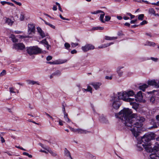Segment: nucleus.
<instances>
[{"instance_id":"obj_2","label":"nucleus","mask_w":159,"mask_h":159,"mask_svg":"<svg viewBox=\"0 0 159 159\" xmlns=\"http://www.w3.org/2000/svg\"><path fill=\"white\" fill-rule=\"evenodd\" d=\"M145 150L148 152L152 153L150 156L151 159H159V154L153 153L157 152L159 150V144L156 143L153 148L151 145H148V147H146Z\"/></svg>"},{"instance_id":"obj_62","label":"nucleus","mask_w":159,"mask_h":159,"mask_svg":"<svg viewBox=\"0 0 159 159\" xmlns=\"http://www.w3.org/2000/svg\"><path fill=\"white\" fill-rule=\"evenodd\" d=\"M99 13H103V11L101 10H98L96 11V14H98Z\"/></svg>"},{"instance_id":"obj_64","label":"nucleus","mask_w":159,"mask_h":159,"mask_svg":"<svg viewBox=\"0 0 159 159\" xmlns=\"http://www.w3.org/2000/svg\"><path fill=\"white\" fill-rule=\"evenodd\" d=\"M156 118L157 121L159 123V115H157L156 116Z\"/></svg>"},{"instance_id":"obj_59","label":"nucleus","mask_w":159,"mask_h":159,"mask_svg":"<svg viewBox=\"0 0 159 159\" xmlns=\"http://www.w3.org/2000/svg\"><path fill=\"white\" fill-rule=\"evenodd\" d=\"M7 2H6V1H1V3L2 5H4V4H7Z\"/></svg>"},{"instance_id":"obj_54","label":"nucleus","mask_w":159,"mask_h":159,"mask_svg":"<svg viewBox=\"0 0 159 159\" xmlns=\"http://www.w3.org/2000/svg\"><path fill=\"white\" fill-rule=\"evenodd\" d=\"M105 78L106 79H107V80H109V79L111 80L112 79V76H107L105 77Z\"/></svg>"},{"instance_id":"obj_56","label":"nucleus","mask_w":159,"mask_h":159,"mask_svg":"<svg viewBox=\"0 0 159 159\" xmlns=\"http://www.w3.org/2000/svg\"><path fill=\"white\" fill-rule=\"evenodd\" d=\"M151 4L153 5L158 6L159 4V1L157 2V3H152Z\"/></svg>"},{"instance_id":"obj_7","label":"nucleus","mask_w":159,"mask_h":159,"mask_svg":"<svg viewBox=\"0 0 159 159\" xmlns=\"http://www.w3.org/2000/svg\"><path fill=\"white\" fill-rule=\"evenodd\" d=\"M25 48V46L22 43L13 44L12 48L13 49L20 50H23Z\"/></svg>"},{"instance_id":"obj_24","label":"nucleus","mask_w":159,"mask_h":159,"mask_svg":"<svg viewBox=\"0 0 159 159\" xmlns=\"http://www.w3.org/2000/svg\"><path fill=\"white\" fill-rule=\"evenodd\" d=\"M123 68V67H119L117 69L116 71L120 77L121 76L123 75V72L121 70V69Z\"/></svg>"},{"instance_id":"obj_15","label":"nucleus","mask_w":159,"mask_h":159,"mask_svg":"<svg viewBox=\"0 0 159 159\" xmlns=\"http://www.w3.org/2000/svg\"><path fill=\"white\" fill-rule=\"evenodd\" d=\"M145 134L150 141L154 139L156 136L155 134L153 133H150Z\"/></svg>"},{"instance_id":"obj_51","label":"nucleus","mask_w":159,"mask_h":159,"mask_svg":"<svg viewBox=\"0 0 159 159\" xmlns=\"http://www.w3.org/2000/svg\"><path fill=\"white\" fill-rule=\"evenodd\" d=\"M9 90L10 92L11 93H15V92L14 91V89L13 88H10Z\"/></svg>"},{"instance_id":"obj_6","label":"nucleus","mask_w":159,"mask_h":159,"mask_svg":"<svg viewBox=\"0 0 159 159\" xmlns=\"http://www.w3.org/2000/svg\"><path fill=\"white\" fill-rule=\"evenodd\" d=\"M35 25L33 24H29L28 26V34L29 35H32L35 33Z\"/></svg>"},{"instance_id":"obj_61","label":"nucleus","mask_w":159,"mask_h":159,"mask_svg":"<svg viewBox=\"0 0 159 159\" xmlns=\"http://www.w3.org/2000/svg\"><path fill=\"white\" fill-rule=\"evenodd\" d=\"M1 141L2 143H3L5 142V140L2 137H1Z\"/></svg>"},{"instance_id":"obj_46","label":"nucleus","mask_w":159,"mask_h":159,"mask_svg":"<svg viewBox=\"0 0 159 159\" xmlns=\"http://www.w3.org/2000/svg\"><path fill=\"white\" fill-rule=\"evenodd\" d=\"M11 0L13 2H14L15 4H16L17 5L19 6H20L21 5V4L20 2H18L15 1L14 0Z\"/></svg>"},{"instance_id":"obj_44","label":"nucleus","mask_w":159,"mask_h":159,"mask_svg":"<svg viewBox=\"0 0 159 159\" xmlns=\"http://www.w3.org/2000/svg\"><path fill=\"white\" fill-rule=\"evenodd\" d=\"M88 155H89V157L90 158H92L93 159H96V157L95 156H93V155L89 153Z\"/></svg>"},{"instance_id":"obj_39","label":"nucleus","mask_w":159,"mask_h":159,"mask_svg":"<svg viewBox=\"0 0 159 159\" xmlns=\"http://www.w3.org/2000/svg\"><path fill=\"white\" fill-rule=\"evenodd\" d=\"M92 87L89 86H88L87 88V91L90 92L91 93H92Z\"/></svg>"},{"instance_id":"obj_21","label":"nucleus","mask_w":159,"mask_h":159,"mask_svg":"<svg viewBox=\"0 0 159 159\" xmlns=\"http://www.w3.org/2000/svg\"><path fill=\"white\" fill-rule=\"evenodd\" d=\"M27 82L29 84L34 85L36 84L38 85H40V84L38 81H36L34 80H27Z\"/></svg>"},{"instance_id":"obj_26","label":"nucleus","mask_w":159,"mask_h":159,"mask_svg":"<svg viewBox=\"0 0 159 159\" xmlns=\"http://www.w3.org/2000/svg\"><path fill=\"white\" fill-rule=\"evenodd\" d=\"M148 87V85L146 84H144L143 85L140 86H139V88L140 89L142 90L143 91H144L145 89Z\"/></svg>"},{"instance_id":"obj_5","label":"nucleus","mask_w":159,"mask_h":159,"mask_svg":"<svg viewBox=\"0 0 159 159\" xmlns=\"http://www.w3.org/2000/svg\"><path fill=\"white\" fill-rule=\"evenodd\" d=\"M111 102H112V106L113 107L116 109H118L121 105V103L120 101L117 98L115 94L112 98Z\"/></svg>"},{"instance_id":"obj_11","label":"nucleus","mask_w":159,"mask_h":159,"mask_svg":"<svg viewBox=\"0 0 159 159\" xmlns=\"http://www.w3.org/2000/svg\"><path fill=\"white\" fill-rule=\"evenodd\" d=\"M3 19L5 21V24H7L10 26H12L14 22V20H13L11 19L6 17H3Z\"/></svg>"},{"instance_id":"obj_52","label":"nucleus","mask_w":159,"mask_h":159,"mask_svg":"<svg viewBox=\"0 0 159 159\" xmlns=\"http://www.w3.org/2000/svg\"><path fill=\"white\" fill-rule=\"evenodd\" d=\"M52 57L50 56H48L46 58V60L48 61H50L52 60Z\"/></svg>"},{"instance_id":"obj_4","label":"nucleus","mask_w":159,"mask_h":159,"mask_svg":"<svg viewBox=\"0 0 159 159\" xmlns=\"http://www.w3.org/2000/svg\"><path fill=\"white\" fill-rule=\"evenodd\" d=\"M115 95L117 96V98L119 100L120 99H122L124 101L127 102L134 100L133 99H132L131 98H127V94L125 91L118 93L117 95Z\"/></svg>"},{"instance_id":"obj_18","label":"nucleus","mask_w":159,"mask_h":159,"mask_svg":"<svg viewBox=\"0 0 159 159\" xmlns=\"http://www.w3.org/2000/svg\"><path fill=\"white\" fill-rule=\"evenodd\" d=\"M37 31L39 33V35L42 38H43L45 37L46 35L45 34L40 27H37Z\"/></svg>"},{"instance_id":"obj_22","label":"nucleus","mask_w":159,"mask_h":159,"mask_svg":"<svg viewBox=\"0 0 159 159\" xmlns=\"http://www.w3.org/2000/svg\"><path fill=\"white\" fill-rule=\"evenodd\" d=\"M10 38H11V40L13 42L16 43L18 42V39H16L15 36L13 34H11L10 35Z\"/></svg>"},{"instance_id":"obj_28","label":"nucleus","mask_w":159,"mask_h":159,"mask_svg":"<svg viewBox=\"0 0 159 159\" xmlns=\"http://www.w3.org/2000/svg\"><path fill=\"white\" fill-rule=\"evenodd\" d=\"M102 14H101L100 17V20L102 22V23H105V21L103 20L104 17L105 16V13L103 11V13H102Z\"/></svg>"},{"instance_id":"obj_33","label":"nucleus","mask_w":159,"mask_h":159,"mask_svg":"<svg viewBox=\"0 0 159 159\" xmlns=\"http://www.w3.org/2000/svg\"><path fill=\"white\" fill-rule=\"evenodd\" d=\"M48 151L52 156L54 157H56L57 156V154L56 152H54L51 150H49Z\"/></svg>"},{"instance_id":"obj_17","label":"nucleus","mask_w":159,"mask_h":159,"mask_svg":"<svg viewBox=\"0 0 159 159\" xmlns=\"http://www.w3.org/2000/svg\"><path fill=\"white\" fill-rule=\"evenodd\" d=\"M75 132H77L80 134H87L90 133V132L87 130H83L82 129H76L74 131Z\"/></svg>"},{"instance_id":"obj_14","label":"nucleus","mask_w":159,"mask_h":159,"mask_svg":"<svg viewBox=\"0 0 159 159\" xmlns=\"http://www.w3.org/2000/svg\"><path fill=\"white\" fill-rule=\"evenodd\" d=\"M131 99H133L134 100H132V101L129 102H130V104L132 106V108L135 110H136L139 107V104L136 102V101H135L134 98H131Z\"/></svg>"},{"instance_id":"obj_1","label":"nucleus","mask_w":159,"mask_h":159,"mask_svg":"<svg viewBox=\"0 0 159 159\" xmlns=\"http://www.w3.org/2000/svg\"><path fill=\"white\" fill-rule=\"evenodd\" d=\"M129 108H124L118 114V117L121 120L125 126L130 128L133 135L137 137L141 132L142 123L145 119L139 116L137 114H133Z\"/></svg>"},{"instance_id":"obj_53","label":"nucleus","mask_w":159,"mask_h":159,"mask_svg":"<svg viewBox=\"0 0 159 159\" xmlns=\"http://www.w3.org/2000/svg\"><path fill=\"white\" fill-rule=\"evenodd\" d=\"M33 37L32 36H30V35H27V36H23V38H31Z\"/></svg>"},{"instance_id":"obj_31","label":"nucleus","mask_w":159,"mask_h":159,"mask_svg":"<svg viewBox=\"0 0 159 159\" xmlns=\"http://www.w3.org/2000/svg\"><path fill=\"white\" fill-rule=\"evenodd\" d=\"M64 114V118L66 121L68 122H70V121L68 117V114L67 113L66 114Z\"/></svg>"},{"instance_id":"obj_41","label":"nucleus","mask_w":159,"mask_h":159,"mask_svg":"<svg viewBox=\"0 0 159 159\" xmlns=\"http://www.w3.org/2000/svg\"><path fill=\"white\" fill-rule=\"evenodd\" d=\"M6 74V71L3 70L0 74V76H2Z\"/></svg>"},{"instance_id":"obj_45","label":"nucleus","mask_w":159,"mask_h":159,"mask_svg":"<svg viewBox=\"0 0 159 159\" xmlns=\"http://www.w3.org/2000/svg\"><path fill=\"white\" fill-rule=\"evenodd\" d=\"M79 45L78 43H71V46L73 47H75L76 46H78Z\"/></svg>"},{"instance_id":"obj_9","label":"nucleus","mask_w":159,"mask_h":159,"mask_svg":"<svg viewBox=\"0 0 159 159\" xmlns=\"http://www.w3.org/2000/svg\"><path fill=\"white\" fill-rule=\"evenodd\" d=\"M135 101L137 102H140L143 100V96L141 91L139 92L136 95H135Z\"/></svg>"},{"instance_id":"obj_8","label":"nucleus","mask_w":159,"mask_h":159,"mask_svg":"<svg viewBox=\"0 0 159 159\" xmlns=\"http://www.w3.org/2000/svg\"><path fill=\"white\" fill-rule=\"evenodd\" d=\"M94 48V46L91 44H87L85 46L82 47V50L84 52H87L89 50L93 49Z\"/></svg>"},{"instance_id":"obj_10","label":"nucleus","mask_w":159,"mask_h":159,"mask_svg":"<svg viewBox=\"0 0 159 159\" xmlns=\"http://www.w3.org/2000/svg\"><path fill=\"white\" fill-rule=\"evenodd\" d=\"M142 147H143L145 149L146 147H148V145H145L144 144L142 143L141 141L138 142L137 145V150L139 151H142L143 149Z\"/></svg>"},{"instance_id":"obj_63","label":"nucleus","mask_w":159,"mask_h":159,"mask_svg":"<svg viewBox=\"0 0 159 159\" xmlns=\"http://www.w3.org/2000/svg\"><path fill=\"white\" fill-rule=\"evenodd\" d=\"M117 18L119 20H121L122 19V17L120 16H117Z\"/></svg>"},{"instance_id":"obj_42","label":"nucleus","mask_w":159,"mask_h":159,"mask_svg":"<svg viewBox=\"0 0 159 159\" xmlns=\"http://www.w3.org/2000/svg\"><path fill=\"white\" fill-rule=\"evenodd\" d=\"M25 18L24 15L23 14H21L20 17V19L21 21L24 20Z\"/></svg>"},{"instance_id":"obj_13","label":"nucleus","mask_w":159,"mask_h":159,"mask_svg":"<svg viewBox=\"0 0 159 159\" xmlns=\"http://www.w3.org/2000/svg\"><path fill=\"white\" fill-rule=\"evenodd\" d=\"M149 141H150L146 136L145 134L141 138V142L143 144H144L145 145H150V143H148Z\"/></svg>"},{"instance_id":"obj_50","label":"nucleus","mask_w":159,"mask_h":159,"mask_svg":"<svg viewBox=\"0 0 159 159\" xmlns=\"http://www.w3.org/2000/svg\"><path fill=\"white\" fill-rule=\"evenodd\" d=\"M147 23V21L145 20H143L142 22H141L140 25H143Z\"/></svg>"},{"instance_id":"obj_40","label":"nucleus","mask_w":159,"mask_h":159,"mask_svg":"<svg viewBox=\"0 0 159 159\" xmlns=\"http://www.w3.org/2000/svg\"><path fill=\"white\" fill-rule=\"evenodd\" d=\"M64 46H65L66 48V49L68 48L70 46V45L69 43H65V44H64Z\"/></svg>"},{"instance_id":"obj_36","label":"nucleus","mask_w":159,"mask_h":159,"mask_svg":"<svg viewBox=\"0 0 159 159\" xmlns=\"http://www.w3.org/2000/svg\"><path fill=\"white\" fill-rule=\"evenodd\" d=\"M144 16V15L143 14L139 15L138 17V19L140 20H143Z\"/></svg>"},{"instance_id":"obj_35","label":"nucleus","mask_w":159,"mask_h":159,"mask_svg":"<svg viewBox=\"0 0 159 159\" xmlns=\"http://www.w3.org/2000/svg\"><path fill=\"white\" fill-rule=\"evenodd\" d=\"M40 43L43 44L45 46V45H48V43L46 41V39L43 40L41 41Z\"/></svg>"},{"instance_id":"obj_58","label":"nucleus","mask_w":159,"mask_h":159,"mask_svg":"<svg viewBox=\"0 0 159 159\" xmlns=\"http://www.w3.org/2000/svg\"><path fill=\"white\" fill-rule=\"evenodd\" d=\"M117 35L118 36H121L123 35V34L121 31H119L117 33Z\"/></svg>"},{"instance_id":"obj_49","label":"nucleus","mask_w":159,"mask_h":159,"mask_svg":"<svg viewBox=\"0 0 159 159\" xmlns=\"http://www.w3.org/2000/svg\"><path fill=\"white\" fill-rule=\"evenodd\" d=\"M150 100L151 102L153 103L155 102V99L153 97H152L150 98Z\"/></svg>"},{"instance_id":"obj_23","label":"nucleus","mask_w":159,"mask_h":159,"mask_svg":"<svg viewBox=\"0 0 159 159\" xmlns=\"http://www.w3.org/2000/svg\"><path fill=\"white\" fill-rule=\"evenodd\" d=\"M127 98H129V97L132 96L134 95V93L133 91L130 90L126 92Z\"/></svg>"},{"instance_id":"obj_55","label":"nucleus","mask_w":159,"mask_h":159,"mask_svg":"<svg viewBox=\"0 0 159 159\" xmlns=\"http://www.w3.org/2000/svg\"><path fill=\"white\" fill-rule=\"evenodd\" d=\"M59 124L60 125H63V121L59 119Z\"/></svg>"},{"instance_id":"obj_3","label":"nucleus","mask_w":159,"mask_h":159,"mask_svg":"<svg viewBox=\"0 0 159 159\" xmlns=\"http://www.w3.org/2000/svg\"><path fill=\"white\" fill-rule=\"evenodd\" d=\"M27 51L28 53L30 55L36 54L41 52V49L36 46H33L27 47Z\"/></svg>"},{"instance_id":"obj_19","label":"nucleus","mask_w":159,"mask_h":159,"mask_svg":"<svg viewBox=\"0 0 159 159\" xmlns=\"http://www.w3.org/2000/svg\"><path fill=\"white\" fill-rule=\"evenodd\" d=\"M90 84L92 85L96 90H97L99 88L101 84L99 82H93L91 83Z\"/></svg>"},{"instance_id":"obj_29","label":"nucleus","mask_w":159,"mask_h":159,"mask_svg":"<svg viewBox=\"0 0 159 159\" xmlns=\"http://www.w3.org/2000/svg\"><path fill=\"white\" fill-rule=\"evenodd\" d=\"M148 13L151 15H154L155 13V11L152 8H149L148 10Z\"/></svg>"},{"instance_id":"obj_25","label":"nucleus","mask_w":159,"mask_h":159,"mask_svg":"<svg viewBox=\"0 0 159 159\" xmlns=\"http://www.w3.org/2000/svg\"><path fill=\"white\" fill-rule=\"evenodd\" d=\"M66 150L65 152V154L67 157H69L70 159H73L71 157L70 152L66 148Z\"/></svg>"},{"instance_id":"obj_43","label":"nucleus","mask_w":159,"mask_h":159,"mask_svg":"<svg viewBox=\"0 0 159 159\" xmlns=\"http://www.w3.org/2000/svg\"><path fill=\"white\" fill-rule=\"evenodd\" d=\"M150 59L155 62H157L158 59L157 58H155L153 57H151Z\"/></svg>"},{"instance_id":"obj_16","label":"nucleus","mask_w":159,"mask_h":159,"mask_svg":"<svg viewBox=\"0 0 159 159\" xmlns=\"http://www.w3.org/2000/svg\"><path fill=\"white\" fill-rule=\"evenodd\" d=\"M148 84L149 85L154 86L155 87L157 88H159V85L155 80L149 81L148 82Z\"/></svg>"},{"instance_id":"obj_57","label":"nucleus","mask_w":159,"mask_h":159,"mask_svg":"<svg viewBox=\"0 0 159 159\" xmlns=\"http://www.w3.org/2000/svg\"><path fill=\"white\" fill-rule=\"evenodd\" d=\"M77 52V51L75 50L74 49V50H72L71 51V54H74V53H76Z\"/></svg>"},{"instance_id":"obj_12","label":"nucleus","mask_w":159,"mask_h":159,"mask_svg":"<svg viewBox=\"0 0 159 159\" xmlns=\"http://www.w3.org/2000/svg\"><path fill=\"white\" fill-rule=\"evenodd\" d=\"M99 120L102 123L107 124L108 123V120L106 117L104 116L103 114L100 115Z\"/></svg>"},{"instance_id":"obj_30","label":"nucleus","mask_w":159,"mask_h":159,"mask_svg":"<svg viewBox=\"0 0 159 159\" xmlns=\"http://www.w3.org/2000/svg\"><path fill=\"white\" fill-rule=\"evenodd\" d=\"M155 43L150 42V41H148L147 42L146 44V45L149 46H155Z\"/></svg>"},{"instance_id":"obj_34","label":"nucleus","mask_w":159,"mask_h":159,"mask_svg":"<svg viewBox=\"0 0 159 159\" xmlns=\"http://www.w3.org/2000/svg\"><path fill=\"white\" fill-rule=\"evenodd\" d=\"M44 22L45 23V24H46L47 25H48L50 27H51V28H53V29H55V26L53 25H52V24H50V23L44 20Z\"/></svg>"},{"instance_id":"obj_47","label":"nucleus","mask_w":159,"mask_h":159,"mask_svg":"<svg viewBox=\"0 0 159 159\" xmlns=\"http://www.w3.org/2000/svg\"><path fill=\"white\" fill-rule=\"evenodd\" d=\"M105 39L106 40H111V37L106 36L105 37Z\"/></svg>"},{"instance_id":"obj_20","label":"nucleus","mask_w":159,"mask_h":159,"mask_svg":"<svg viewBox=\"0 0 159 159\" xmlns=\"http://www.w3.org/2000/svg\"><path fill=\"white\" fill-rule=\"evenodd\" d=\"M67 61V60H61L59 62H57V61H53V62H48V63H49L51 64H62L64 63H65Z\"/></svg>"},{"instance_id":"obj_60","label":"nucleus","mask_w":159,"mask_h":159,"mask_svg":"<svg viewBox=\"0 0 159 159\" xmlns=\"http://www.w3.org/2000/svg\"><path fill=\"white\" fill-rule=\"evenodd\" d=\"M137 20V19H136L134 20H132L130 21V23L131 24H133L135 23Z\"/></svg>"},{"instance_id":"obj_38","label":"nucleus","mask_w":159,"mask_h":159,"mask_svg":"<svg viewBox=\"0 0 159 159\" xmlns=\"http://www.w3.org/2000/svg\"><path fill=\"white\" fill-rule=\"evenodd\" d=\"M111 17L109 16H106L105 17V21H109L111 19Z\"/></svg>"},{"instance_id":"obj_37","label":"nucleus","mask_w":159,"mask_h":159,"mask_svg":"<svg viewBox=\"0 0 159 159\" xmlns=\"http://www.w3.org/2000/svg\"><path fill=\"white\" fill-rule=\"evenodd\" d=\"M107 44H102L101 46H99L98 48H103L107 47Z\"/></svg>"},{"instance_id":"obj_32","label":"nucleus","mask_w":159,"mask_h":159,"mask_svg":"<svg viewBox=\"0 0 159 159\" xmlns=\"http://www.w3.org/2000/svg\"><path fill=\"white\" fill-rule=\"evenodd\" d=\"M104 29V28L102 27H94L92 29L94 30H102Z\"/></svg>"},{"instance_id":"obj_48","label":"nucleus","mask_w":159,"mask_h":159,"mask_svg":"<svg viewBox=\"0 0 159 159\" xmlns=\"http://www.w3.org/2000/svg\"><path fill=\"white\" fill-rule=\"evenodd\" d=\"M62 111L64 113V114H66V113H66V111L65 106L63 104L62 105Z\"/></svg>"},{"instance_id":"obj_27","label":"nucleus","mask_w":159,"mask_h":159,"mask_svg":"<svg viewBox=\"0 0 159 159\" xmlns=\"http://www.w3.org/2000/svg\"><path fill=\"white\" fill-rule=\"evenodd\" d=\"M61 72L59 70H57L55 72L53 73V75L54 76H59L61 75Z\"/></svg>"}]
</instances>
